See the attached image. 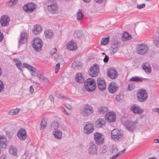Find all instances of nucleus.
Instances as JSON below:
<instances>
[{
    "instance_id": "nucleus-25",
    "label": "nucleus",
    "mask_w": 159,
    "mask_h": 159,
    "mask_svg": "<svg viewBox=\"0 0 159 159\" xmlns=\"http://www.w3.org/2000/svg\"><path fill=\"white\" fill-rule=\"evenodd\" d=\"M34 29L32 30L33 33L35 34H39L41 32L42 28L41 26L38 24H36L34 25Z\"/></svg>"
},
{
    "instance_id": "nucleus-28",
    "label": "nucleus",
    "mask_w": 159,
    "mask_h": 159,
    "mask_svg": "<svg viewBox=\"0 0 159 159\" xmlns=\"http://www.w3.org/2000/svg\"><path fill=\"white\" fill-rule=\"evenodd\" d=\"M105 124V120L99 118L95 122V126L97 128H100L102 127V125Z\"/></svg>"
},
{
    "instance_id": "nucleus-53",
    "label": "nucleus",
    "mask_w": 159,
    "mask_h": 159,
    "mask_svg": "<svg viewBox=\"0 0 159 159\" xmlns=\"http://www.w3.org/2000/svg\"><path fill=\"white\" fill-rule=\"evenodd\" d=\"M145 7V4H141L139 5H137V8L139 9H141L142 8H144Z\"/></svg>"
},
{
    "instance_id": "nucleus-63",
    "label": "nucleus",
    "mask_w": 159,
    "mask_h": 159,
    "mask_svg": "<svg viewBox=\"0 0 159 159\" xmlns=\"http://www.w3.org/2000/svg\"><path fill=\"white\" fill-rule=\"evenodd\" d=\"M152 110L153 111L157 112L159 114V108H154Z\"/></svg>"
},
{
    "instance_id": "nucleus-54",
    "label": "nucleus",
    "mask_w": 159,
    "mask_h": 159,
    "mask_svg": "<svg viewBox=\"0 0 159 159\" xmlns=\"http://www.w3.org/2000/svg\"><path fill=\"white\" fill-rule=\"evenodd\" d=\"M75 36H77L78 38H79L81 36V34L79 31H75L74 33Z\"/></svg>"
},
{
    "instance_id": "nucleus-6",
    "label": "nucleus",
    "mask_w": 159,
    "mask_h": 159,
    "mask_svg": "<svg viewBox=\"0 0 159 159\" xmlns=\"http://www.w3.org/2000/svg\"><path fill=\"white\" fill-rule=\"evenodd\" d=\"M111 138L115 141H120L122 139L123 134L122 132L116 129H113L111 133Z\"/></svg>"
},
{
    "instance_id": "nucleus-5",
    "label": "nucleus",
    "mask_w": 159,
    "mask_h": 159,
    "mask_svg": "<svg viewBox=\"0 0 159 159\" xmlns=\"http://www.w3.org/2000/svg\"><path fill=\"white\" fill-rule=\"evenodd\" d=\"M32 42V46L35 51L39 52L42 50L43 42L39 38L37 37L34 38Z\"/></svg>"
},
{
    "instance_id": "nucleus-35",
    "label": "nucleus",
    "mask_w": 159,
    "mask_h": 159,
    "mask_svg": "<svg viewBox=\"0 0 159 159\" xmlns=\"http://www.w3.org/2000/svg\"><path fill=\"white\" fill-rule=\"evenodd\" d=\"M72 67L75 69H79L81 67V64L79 61H74L72 64Z\"/></svg>"
},
{
    "instance_id": "nucleus-13",
    "label": "nucleus",
    "mask_w": 159,
    "mask_h": 159,
    "mask_svg": "<svg viewBox=\"0 0 159 159\" xmlns=\"http://www.w3.org/2000/svg\"><path fill=\"white\" fill-rule=\"evenodd\" d=\"M106 119L109 123L114 122L116 120V115L114 112H109L105 115Z\"/></svg>"
},
{
    "instance_id": "nucleus-2",
    "label": "nucleus",
    "mask_w": 159,
    "mask_h": 159,
    "mask_svg": "<svg viewBox=\"0 0 159 159\" xmlns=\"http://www.w3.org/2000/svg\"><path fill=\"white\" fill-rule=\"evenodd\" d=\"M80 111L82 115L84 117L90 115L93 111L92 107L88 104H85L80 109Z\"/></svg>"
},
{
    "instance_id": "nucleus-29",
    "label": "nucleus",
    "mask_w": 159,
    "mask_h": 159,
    "mask_svg": "<svg viewBox=\"0 0 159 159\" xmlns=\"http://www.w3.org/2000/svg\"><path fill=\"white\" fill-rule=\"evenodd\" d=\"M26 34L25 33H21L19 40V43L20 45L25 43L26 42Z\"/></svg>"
},
{
    "instance_id": "nucleus-11",
    "label": "nucleus",
    "mask_w": 159,
    "mask_h": 159,
    "mask_svg": "<svg viewBox=\"0 0 159 159\" xmlns=\"http://www.w3.org/2000/svg\"><path fill=\"white\" fill-rule=\"evenodd\" d=\"M93 126L91 122L89 121L86 122L84 127V132L87 134L91 133L94 130Z\"/></svg>"
},
{
    "instance_id": "nucleus-12",
    "label": "nucleus",
    "mask_w": 159,
    "mask_h": 159,
    "mask_svg": "<svg viewBox=\"0 0 159 159\" xmlns=\"http://www.w3.org/2000/svg\"><path fill=\"white\" fill-rule=\"evenodd\" d=\"M97 83L98 89L101 91L105 89L106 85L105 80L102 78L99 77L97 78Z\"/></svg>"
},
{
    "instance_id": "nucleus-64",
    "label": "nucleus",
    "mask_w": 159,
    "mask_h": 159,
    "mask_svg": "<svg viewBox=\"0 0 159 159\" xmlns=\"http://www.w3.org/2000/svg\"><path fill=\"white\" fill-rule=\"evenodd\" d=\"M30 92L32 94L33 93L34 91V89L33 87L32 86H31L30 87Z\"/></svg>"
},
{
    "instance_id": "nucleus-9",
    "label": "nucleus",
    "mask_w": 159,
    "mask_h": 159,
    "mask_svg": "<svg viewBox=\"0 0 159 159\" xmlns=\"http://www.w3.org/2000/svg\"><path fill=\"white\" fill-rule=\"evenodd\" d=\"M99 71V65L94 64L89 70V74L91 76L95 77L98 75Z\"/></svg>"
},
{
    "instance_id": "nucleus-59",
    "label": "nucleus",
    "mask_w": 159,
    "mask_h": 159,
    "mask_svg": "<svg viewBox=\"0 0 159 159\" xmlns=\"http://www.w3.org/2000/svg\"><path fill=\"white\" fill-rule=\"evenodd\" d=\"M3 38V35L2 33L0 31V42H2Z\"/></svg>"
},
{
    "instance_id": "nucleus-60",
    "label": "nucleus",
    "mask_w": 159,
    "mask_h": 159,
    "mask_svg": "<svg viewBox=\"0 0 159 159\" xmlns=\"http://www.w3.org/2000/svg\"><path fill=\"white\" fill-rule=\"evenodd\" d=\"M60 67V64L59 63H57V64L56 66V70H58Z\"/></svg>"
},
{
    "instance_id": "nucleus-46",
    "label": "nucleus",
    "mask_w": 159,
    "mask_h": 159,
    "mask_svg": "<svg viewBox=\"0 0 159 159\" xmlns=\"http://www.w3.org/2000/svg\"><path fill=\"white\" fill-rule=\"evenodd\" d=\"M16 66L20 70H22L24 68L23 66H22L21 62L20 61H19L16 64Z\"/></svg>"
},
{
    "instance_id": "nucleus-40",
    "label": "nucleus",
    "mask_w": 159,
    "mask_h": 159,
    "mask_svg": "<svg viewBox=\"0 0 159 159\" xmlns=\"http://www.w3.org/2000/svg\"><path fill=\"white\" fill-rule=\"evenodd\" d=\"M84 15L82 12L80 10L77 13V19L78 20H80L84 17Z\"/></svg>"
},
{
    "instance_id": "nucleus-43",
    "label": "nucleus",
    "mask_w": 159,
    "mask_h": 159,
    "mask_svg": "<svg viewBox=\"0 0 159 159\" xmlns=\"http://www.w3.org/2000/svg\"><path fill=\"white\" fill-rule=\"evenodd\" d=\"M123 94L120 93L116 96V99L117 101L119 102L123 99Z\"/></svg>"
},
{
    "instance_id": "nucleus-52",
    "label": "nucleus",
    "mask_w": 159,
    "mask_h": 159,
    "mask_svg": "<svg viewBox=\"0 0 159 159\" xmlns=\"http://www.w3.org/2000/svg\"><path fill=\"white\" fill-rule=\"evenodd\" d=\"M110 151L112 153H115L118 151V150L116 147H113Z\"/></svg>"
},
{
    "instance_id": "nucleus-23",
    "label": "nucleus",
    "mask_w": 159,
    "mask_h": 159,
    "mask_svg": "<svg viewBox=\"0 0 159 159\" xmlns=\"http://www.w3.org/2000/svg\"><path fill=\"white\" fill-rule=\"evenodd\" d=\"M67 48L70 50H75L76 49V44L74 41H71L66 44Z\"/></svg>"
},
{
    "instance_id": "nucleus-56",
    "label": "nucleus",
    "mask_w": 159,
    "mask_h": 159,
    "mask_svg": "<svg viewBox=\"0 0 159 159\" xmlns=\"http://www.w3.org/2000/svg\"><path fill=\"white\" fill-rule=\"evenodd\" d=\"M119 154L118 153H117L115 155L112 156L111 157H110V158L112 159H115L116 158H117V157H118L119 156Z\"/></svg>"
},
{
    "instance_id": "nucleus-38",
    "label": "nucleus",
    "mask_w": 159,
    "mask_h": 159,
    "mask_svg": "<svg viewBox=\"0 0 159 159\" xmlns=\"http://www.w3.org/2000/svg\"><path fill=\"white\" fill-rule=\"evenodd\" d=\"M109 37L106 38H102L101 40V45L103 46L107 45L109 42Z\"/></svg>"
},
{
    "instance_id": "nucleus-49",
    "label": "nucleus",
    "mask_w": 159,
    "mask_h": 159,
    "mask_svg": "<svg viewBox=\"0 0 159 159\" xmlns=\"http://www.w3.org/2000/svg\"><path fill=\"white\" fill-rule=\"evenodd\" d=\"M6 133V137H8L9 139H10L12 137L13 135V133L12 132L7 131Z\"/></svg>"
},
{
    "instance_id": "nucleus-10",
    "label": "nucleus",
    "mask_w": 159,
    "mask_h": 159,
    "mask_svg": "<svg viewBox=\"0 0 159 159\" xmlns=\"http://www.w3.org/2000/svg\"><path fill=\"white\" fill-rule=\"evenodd\" d=\"M94 139L96 143L98 145L102 144L104 139L103 135L100 133H95L94 134Z\"/></svg>"
},
{
    "instance_id": "nucleus-48",
    "label": "nucleus",
    "mask_w": 159,
    "mask_h": 159,
    "mask_svg": "<svg viewBox=\"0 0 159 159\" xmlns=\"http://www.w3.org/2000/svg\"><path fill=\"white\" fill-rule=\"evenodd\" d=\"M107 147L106 146L104 145L101 147L100 148V150L102 151V153H105L107 151Z\"/></svg>"
},
{
    "instance_id": "nucleus-45",
    "label": "nucleus",
    "mask_w": 159,
    "mask_h": 159,
    "mask_svg": "<svg viewBox=\"0 0 159 159\" xmlns=\"http://www.w3.org/2000/svg\"><path fill=\"white\" fill-rule=\"evenodd\" d=\"M135 85L134 84H129L128 85L127 89L128 91H131L134 89Z\"/></svg>"
},
{
    "instance_id": "nucleus-36",
    "label": "nucleus",
    "mask_w": 159,
    "mask_h": 159,
    "mask_svg": "<svg viewBox=\"0 0 159 159\" xmlns=\"http://www.w3.org/2000/svg\"><path fill=\"white\" fill-rule=\"evenodd\" d=\"M38 77L39 78V80H41L42 82L45 83H48V84L49 81L46 77L43 76L41 74H39L38 75Z\"/></svg>"
},
{
    "instance_id": "nucleus-8",
    "label": "nucleus",
    "mask_w": 159,
    "mask_h": 159,
    "mask_svg": "<svg viewBox=\"0 0 159 159\" xmlns=\"http://www.w3.org/2000/svg\"><path fill=\"white\" fill-rule=\"evenodd\" d=\"M48 10L52 13H55L57 10V2L54 0H50L47 2Z\"/></svg>"
},
{
    "instance_id": "nucleus-21",
    "label": "nucleus",
    "mask_w": 159,
    "mask_h": 159,
    "mask_svg": "<svg viewBox=\"0 0 159 159\" xmlns=\"http://www.w3.org/2000/svg\"><path fill=\"white\" fill-rule=\"evenodd\" d=\"M120 42L117 40H115L113 42L111 48V50L112 51V52H113V54L118 50L120 47Z\"/></svg>"
},
{
    "instance_id": "nucleus-4",
    "label": "nucleus",
    "mask_w": 159,
    "mask_h": 159,
    "mask_svg": "<svg viewBox=\"0 0 159 159\" xmlns=\"http://www.w3.org/2000/svg\"><path fill=\"white\" fill-rule=\"evenodd\" d=\"M148 46L144 43L137 44L136 46L137 53L141 55H143L148 53Z\"/></svg>"
},
{
    "instance_id": "nucleus-34",
    "label": "nucleus",
    "mask_w": 159,
    "mask_h": 159,
    "mask_svg": "<svg viewBox=\"0 0 159 159\" xmlns=\"http://www.w3.org/2000/svg\"><path fill=\"white\" fill-rule=\"evenodd\" d=\"M45 37L48 39L52 38L53 33V32L50 30H46L44 32Z\"/></svg>"
},
{
    "instance_id": "nucleus-31",
    "label": "nucleus",
    "mask_w": 159,
    "mask_h": 159,
    "mask_svg": "<svg viewBox=\"0 0 159 159\" xmlns=\"http://www.w3.org/2000/svg\"><path fill=\"white\" fill-rule=\"evenodd\" d=\"M108 108L106 106H101L98 109V112L100 114H104L107 113Z\"/></svg>"
},
{
    "instance_id": "nucleus-41",
    "label": "nucleus",
    "mask_w": 159,
    "mask_h": 159,
    "mask_svg": "<svg viewBox=\"0 0 159 159\" xmlns=\"http://www.w3.org/2000/svg\"><path fill=\"white\" fill-rule=\"evenodd\" d=\"M18 1V0H10L7 4L9 7L13 6L17 4Z\"/></svg>"
},
{
    "instance_id": "nucleus-27",
    "label": "nucleus",
    "mask_w": 159,
    "mask_h": 159,
    "mask_svg": "<svg viewBox=\"0 0 159 159\" xmlns=\"http://www.w3.org/2000/svg\"><path fill=\"white\" fill-rule=\"evenodd\" d=\"M53 134L56 138L59 139L62 138V132L58 129H55L53 131Z\"/></svg>"
},
{
    "instance_id": "nucleus-30",
    "label": "nucleus",
    "mask_w": 159,
    "mask_h": 159,
    "mask_svg": "<svg viewBox=\"0 0 159 159\" xmlns=\"http://www.w3.org/2000/svg\"><path fill=\"white\" fill-rule=\"evenodd\" d=\"M84 79L82 74L81 73H79L76 74L75 77V81L78 83H81L84 80Z\"/></svg>"
},
{
    "instance_id": "nucleus-57",
    "label": "nucleus",
    "mask_w": 159,
    "mask_h": 159,
    "mask_svg": "<svg viewBox=\"0 0 159 159\" xmlns=\"http://www.w3.org/2000/svg\"><path fill=\"white\" fill-rule=\"evenodd\" d=\"M109 57L106 55L105 58L103 59V61L105 62H107L109 61Z\"/></svg>"
},
{
    "instance_id": "nucleus-55",
    "label": "nucleus",
    "mask_w": 159,
    "mask_h": 159,
    "mask_svg": "<svg viewBox=\"0 0 159 159\" xmlns=\"http://www.w3.org/2000/svg\"><path fill=\"white\" fill-rule=\"evenodd\" d=\"M57 51V49L56 48H54L51 50L50 52V54L51 55H52L54 54Z\"/></svg>"
},
{
    "instance_id": "nucleus-16",
    "label": "nucleus",
    "mask_w": 159,
    "mask_h": 159,
    "mask_svg": "<svg viewBox=\"0 0 159 159\" xmlns=\"http://www.w3.org/2000/svg\"><path fill=\"white\" fill-rule=\"evenodd\" d=\"M118 85L117 83L111 82L108 85V90L110 93H113L118 90Z\"/></svg>"
},
{
    "instance_id": "nucleus-33",
    "label": "nucleus",
    "mask_w": 159,
    "mask_h": 159,
    "mask_svg": "<svg viewBox=\"0 0 159 159\" xmlns=\"http://www.w3.org/2000/svg\"><path fill=\"white\" fill-rule=\"evenodd\" d=\"M59 126V124L57 122H52L51 124L49 126V129L50 131H52L57 129V128Z\"/></svg>"
},
{
    "instance_id": "nucleus-47",
    "label": "nucleus",
    "mask_w": 159,
    "mask_h": 159,
    "mask_svg": "<svg viewBox=\"0 0 159 159\" xmlns=\"http://www.w3.org/2000/svg\"><path fill=\"white\" fill-rule=\"evenodd\" d=\"M37 70L35 69V68L33 69V70L31 71V75L33 76H37L39 74L37 73Z\"/></svg>"
},
{
    "instance_id": "nucleus-51",
    "label": "nucleus",
    "mask_w": 159,
    "mask_h": 159,
    "mask_svg": "<svg viewBox=\"0 0 159 159\" xmlns=\"http://www.w3.org/2000/svg\"><path fill=\"white\" fill-rule=\"evenodd\" d=\"M4 85L2 82L0 80V93L3 90Z\"/></svg>"
},
{
    "instance_id": "nucleus-15",
    "label": "nucleus",
    "mask_w": 159,
    "mask_h": 159,
    "mask_svg": "<svg viewBox=\"0 0 159 159\" xmlns=\"http://www.w3.org/2000/svg\"><path fill=\"white\" fill-rule=\"evenodd\" d=\"M35 9V5L31 3L27 4L23 7V10L27 13L32 12Z\"/></svg>"
},
{
    "instance_id": "nucleus-42",
    "label": "nucleus",
    "mask_w": 159,
    "mask_h": 159,
    "mask_svg": "<svg viewBox=\"0 0 159 159\" xmlns=\"http://www.w3.org/2000/svg\"><path fill=\"white\" fill-rule=\"evenodd\" d=\"M20 110V109L17 108L14 109H12L9 112V114L11 115H16L18 113Z\"/></svg>"
},
{
    "instance_id": "nucleus-37",
    "label": "nucleus",
    "mask_w": 159,
    "mask_h": 159,
    "mask_svg": "<svg viewBox=\"0 0 159 159\" xmlns=\"http://www.w3.org/2000/svg\"><path fill=\"white\" fill-rule=\"evenodd\" d=\"M47 121L44 119H43L41 121L39 126V128L40 129L43 130L44 129L47 125Z\"/></svg>"
},
{
    "instance_id": "nucleus-26",
    "label": "nucleus",
    "mask_w": 159,
    "mask_h": 159,
    "mask_svg": "<svg viewBox=\"0 0 159 159\" xmlns=\"http://www.w3.org/2000/svg\"><path fill=\"white\" fill-rule=\"evenodd\" d=\"M7 140L4 136H0V148H6L7 146L6 142Z\"/></svg>"
},
{
    "instance_id": "nucleus-62",
    "label": "nucleus",
    "mask_w": 159,
    "mask_h": 159,
    "mask_svg": "<svg viewBox=\"0 0 159 159\" xmlns=\"http://www.w3.org/2000/svg\"><path fill=\"white\" fill-rule=\"evenodd\" d=\"M104 0H94V1L97 3H101Z\"/></svg>"
},
{
    "instance_id": "nucleus-20",
    "label": "nucleus",
    "mask_w": 159,
    "mask_h": 159,
    "mask_svg": "<svg viewBox=\"0 0 159 159\" xmlns=\"http://www.w3.org/2000/svg\"><path fill=\"white\" fill-rule=\"evenodd\" d=\"M10 21V18L7 15H4L1 17L0 22L1 25L3 26H6L9 25Z\"/></svg>"
},
{
    "instance_id": "nucleus-19",
    "label": "nucleus",
    "mask_w": 159,
    "mask_h": 159,
    "mask_svg": "<svg viewBox=\"0 0 159 159\" xmlns=\"http://www.w3.org/2000/svg\"><path fill=\"white\" fill-rule=\"evenodd\" d=\"M130 110L136 114H141L143 111V110L140 107L136 106L135 105H132L130 109Z\"/></svg>"
},
{
    "instance_id": "nucleus-32",
    "label": "nucleus",
    "mask_w": 159,
    "mask_h": 159,
    "mask_svg": "<svg viewBox=\"0 0 159 159\" xmlns=\"http://www.w3.org/2000/svg\"><path fill=\"white\" fill-rule=\"evenodd\" d=\"M131 38V35H129V33L127 32H124L121 37V39L123 41H127L130 39Z\"/></svg>"
},
{
    "instance_id": "nucleus-24",
    "label": "nucleus",
    "mask_w": 159,
    "mask_h": 159,
    "mask_svg": "<svg viewBox=\"0 0 159 159\" xmlns=\"http://www.w3.org/2000/svg\"><path fill=\"white\" fill-rule=\"evenodd\" d=\"M143 69L147 74H150L151 72V67L148 62H146L142 66Z\"/></svg>"
},
{
    "instance_id": "nucleus-50",
    "label": "nucleus",
    "mask_w": 159,
    "mask_h": 159,
    "mask_svg": "<svg viewBox=\"0 0 159 159\" xmlns=\"http://www.w3.org/2000/svg\"><path fill=\"white\" fill-rule=\"evenodd\" d=\"M56 97L59 98H60L61 99H63L65 98H66V97H65L64 96L61 95V94L59 93H56Z\"/></svg>"
},
{
    "instance_id": "nucleus-44",
    "label": "nucleus",
    "mask_w": 159,
    "mask_h": 159,
    "mask_svg": "<svg viewBox=\"0 0 159 159\" xmlns=\"http://www.w3.org/2000/svg\"><path fill=\"white\" fill-rule=\"evenodd\" d=\"M153 43L155 46L157 47H159V37H157V39L154 38V37H153Z\"/></svg>"
},
{
    "instance_id": "nucleus-17",
    "label": "nucleus",
    "mask_w": 159,
    "mask_h": 159,
    "mask_svg": "<svg viewBox=\"0 0 159 159\" xmlns=\"http://www.w3.org/2000/svg\"><path fill=\"white\" fill-rule=\"evenodd\" d=\"M98 147L94 143H91L89 144L88 152L90 155L97 154Z\"/></svg>"
},
{
    "instance_id": "nucleus-61",
    "label": "nucleus",
    "mask_w": 159,
    "mask_h": 159,
    "mask_svg": "<svg viewBox=\"0 0 159 159\" xmlns=\"http://www.w3.org/2000/svg\"><path fill=\"white\" fill-rule=\"evenodd\" d=\"M34 68H35L32 66L30 65L27 68L29 70L31 71L33 70V69Z\"/></svg>"
},
{
    "instance_id": "nucleus-22",
    "label": "nucleus",
    "mask_w": 159,
    "mask_h": 159,
    "mask_svg": "<svg viewBox=\"0 0 159 159\" xmlns=\"http://www.w3.org/2000/svg\"><path fill=\"white\" fill-rule=\"evenodd\" d=\"M18 150L16 147L11 145L9 147V153L10 154L17 157Z\"/></svg>"
},
{
    "instance_id": "nucleus-58",
    "label": "nucleus",
    "mask_w": 159,
    "mask_h": 159,
    "mask_svg": "<svg viewBox=\"0 0 159 159\" xmlns=\"http://www.w3.org/2000/svg\"><path fill=\"white\" fill-rule=\"evenodd\" d=\"M49 98L51 102H54V98L52 95H50L49 97Z\"/></svg>"
},
{
    "instance_id": "nucleus-3",
    "label": "nucleus",
    "mask_w": 159,
    "mask_h": 159,
    "mask_svg": "<svg viewBox=\"0 0 159 159\" xmlns=\"http://www.w3.org/2000/svg\"><path fill=\"white\" fill-rule=\"evenodd\" d=\"M137 95L138 100L141 102H144L147 98L148 94L146 91L143 89H139L138 90Z\"/></svg>"
},
{
    "instance_id": "nucleus-39",
    "label": "nucleus",
    "mask_w": 159,
    "mask_h": 159,
    "mask_svg": "<svg viewBox=\"0 0 159 159\" xmlns=\"http://www.w3.org/2000/svg\"><path fill=\"white\" fill-rule=\"evenodd\" d=\"M146 79L142 78L137 76L132 77L130 78L129 80L134 82L140 81L142 82L143 81V80Z\"/></svg>"
},
{
    "instance_id": "nucleus-7",
    "label": "nucleus",
    "mask_w": 159,
    "mask_h": 159,
    "mask_svg": "<svg viewBox=\"0 0 159 159\" xmlns=\"http://www.w3.org/2000/svg\"><path fill=\"white\" fill-rule=\"evenodd\" d=\"M137 122L128 120L124 122L123 125L127 130L130 132H133L135 129L136 124Z\"/></svg>"
},
{
    "instance_id": "nucleus-18",
    "label": "nucleus",
    "mask_w": 159,
    "mask_h": 159,
    "mask_svg": "<svg viewBox=\"0 0 159 159\" xmlns=\"http://www.w3.org/2000/svg\"><path fill=\"white\" fill-rule=\"evenodd\" d=\"M18 137L20 140H25L27 138L26 131L24 129L22 128L18 131L17 134Z\"/></svg>"
},
{
    "instance_id": "nucleus-14",
    "label": "nucleus",
    "mask_w": 159,
    "mask_h": 159,
    "mask_svg": "<svg viewBox=\"0 0 159 159\" xmlns=\"http://www.w3.org/2000/svg\"><path fill=\"white\" fill-rule=\"evenodd\" d=\"M107 74L108 77L112 79L117 78L118 76V73L115 69L109 68L107 70Z\"/></svg>"
},
{
    "instance_id": "nucleus-1",
    "label": "nucleus",
    "mask_w": 159,
    "mask_h": 159,
    "mask_svg": "<svg viewBox=\"0 0 159 159\" xmlns=\"http://www.w3.org/2000/svg\"><path fill=\"white\" fill-rule=\"evenodd\" d=\"M84 86L87 91L90 92H93L96 87L95 80L92 78L86 79L84 82Z\"/></svg>"
}]
</instances>
